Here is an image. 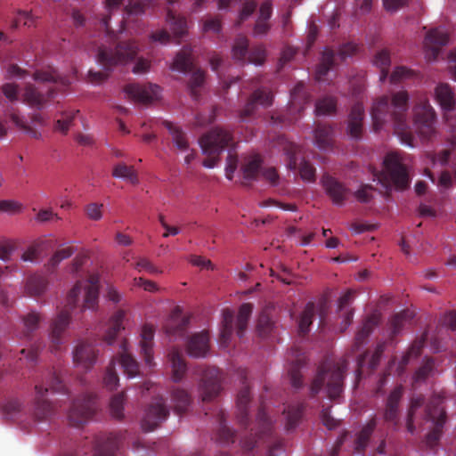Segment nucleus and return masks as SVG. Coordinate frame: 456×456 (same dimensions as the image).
I'll return each instance as SVG.
<instances>
[{
    "label": "nucleus",
    "instance_id": "nucleus-1",
    "mask_svg": "<svg viewBox=\"0 0 456 456\" xmlns=\"http://www.w3.org/2000/svg\"><path fill=\"white\" fill-rule=\"evenodd\" d=\"M407 94L403 91H400L395 94L392 102H389L387 98H381L377 101L371 110V118L373 120L374 127L376 130H379L381 125L386 121V118L388 115L395 116L396 120L395 126L396 134L401 139L402 143L408 145L410 147H414L415 143L413 142V139L411 136H408L407 132L404 131L405 128H411L409 125H405L402 123L400 118L397 117L399 115V111L404 110L407 103Z\"/></svg>",
    "mask_w": 456,
    "mask_h": 456
},
{
    "label": "nucleus",
    "instance_id": "nucleus-2",
    "mask_svg": "<svg viewBox=\"0 0 456 456\" xmlns=\"http://www.w3.org/2000/svg\"><path fill=\"white\" fill-rule=\"evenodd\" d=\"M375 176L385 186L395 185L397 188H403L409 182L406 167L403 162V159L395 151L387 152L385 155L382 168Z\"/></svg>",
    "mask_w": 456,
    "mask_h": 456
},
{
    "label": "nucleus",
    "instance_id": "nucleus-3",
    "mask_svg": "<svg viewBox=\"0 0 456 456\" xmlns=\"http://www.w3.org/2000/svg\"><path fill=\"white\" fill-rule=\"evenodd\" d=\"M232 136L230 133L223 128H214L200 141V146L204 155L208 157L203 162L207 168H214L219 163L218 155L228 147Z\"/></svg>",
    "mask_w": 456,
    "mask_h": 456
},
{
    "label": "nucleus",
    "instance_id": "nucleus-4",
    "mask_svg": "<svg viewBox=\"0 0 456 456\" xmlns=\"http://www.w3.org/2000/svg\"><path fill=\"white\" fill-rule=\"evenodd\" d=\"M435 111L428 102L420 100L412 110L411 128L420 136L427 137L433 132Z\"/></svg>",
    "mask_w": 456,
    "mask_h": 456
},
{
    "label": "nucleus",
    "instance_id": "nucleus-5",
    "mask_svg": "<svg viewBox=\"0 0 456 456\" xmlns=\"http://www.w3.org/2000/svg\"><path fill=\"white\" fill-rule=\"evenodd\" d=\"M98 277L93 276L88 281H83L74 285L67 295V305H75L78 301L79 295L84 291V302L86 308H93L98 297Z\"/></svg>",
    "mask_w": 456,
    "mask_h": 456
},
{
    "label": "nucleus",
    "instance_id": "nucleus-6",
    "mask_svg": "<svg viewBox=\"0 0 456 456\" xmlns=\"http://www.w3.org/2000/svg\"><path fill=\"white\" fill-rule=\"evenodd\" d=\"M449 41V36L446 29L443 27L429 30L423 41L424 57L428 61H433L436 59L439 47L444 45Z\"/></svg>",
    "mask_w": 456,
    "mask_h": 456
},
{
    "label": "nucleus",
    "instance_id": "nucleus-7",
    "mask_svg": "<svg viewBox=\"0 0 456 456\" xmlns=\"http://www.w3.org/2000/svg\"><path fill=\"white\" fill-rule=\"evenodd\" d=\"M136 53V46L134 44H126L116 49L115 55L110 56L105 50L100 51L97 55V62L104 69L114 64H126Z\"/></svg>",
    "mask_w": 456,
    "mask_h": 456
},
{
    "label": "nucleus",
    "instance_id": "nucleus-8",
    "mask_svg": "<svg viewBox=\"0 0 456 456\" xmlns=\"http://www.w3.org/2000/svg\"><path fill=\"white\" fill-rule=\"evenodd\" d=\"M435 96L444 111L448 112L454 110L456 101L454 94L448 85H438L435 89Z\"/></svg>",
    "mask_w": 456,
    "mask_h": 456
},
{
    "label": "nucleus",
    "instance_id": "nucleus-9",
    "mask_svg": "<svg viewBox=\"0 0 456 456\" xmlns=\"http://www.w3.org/2000/svg\"><path fill=\"white\" fill-rule=\"evenodd\" d=\"M208 350V337L206 333L194 335L189 343L188 353L191 357H204Z\"/></svg>",
    "mask_w": 456,
    "mask_h": 456
},
{
    "label": "nucleus",
    "instance_id": "nucleus-10",
    "mask_svg": "<svg viewBox=\"0 0 456 456\" xmlns=\"http://www.w3.org/2000/svg\"><path fill=\"white\" fill-rule=\"evenodd\" d=\"M362 116H363V108L361 104L355 105L350 113L348 125H347V133L352 137H357L360 135L362 130Z\"/></svg>",
    "mask_w": 456,
    "mask_h": 456
},
{
    "label": "nucleus",
    "instance_id": "nucleus-11",
    "mask_svg": "<svg viewBox=\"0 0 456 456\" xmlns=\"http://www.w3.org/2000/svg\"><path fill=\"white\" fill-rule=\"evenodd\" d=\"M127 91L139 101L148 102L157 98L159 94L160 89L158 86L142 87L133 85L128 86Z\"/></svg>",
    "mask_w": 456,
    "mask_h": 456
},
{
    "label": "nucleus",
    "instance_id": "nucleus-12",
    "mask_svg": "<svg viewBox=\"0 0 456 456\" xmlns=\"http://www.w3.org/2000/svg\"><path fill=\"white\" fill-rule=\"evenodd\" d=\"M167 411L162 403H159L156 406L151 407L146 415L142 423V428L145 430H152L160 421L166 417Z\"/></svg>",
    "mask_w": 456,
    "mask_h": 456
},
{
    "label": "nucleus",
    "instance_id": "nucleus-13",
    "mask_svg": "<svg viewBox=\"0 0 456 456\" xmlns=\"http://www.w3.org/2000/svg\"><path fill=\"white\" fill-rule=\"evenodd\" d=\"M323 186L336 204L340 203L346 196V189L332 177L322 180Z\"/></svg>",
    "mask_w": 456,
    "mask_h": 456
},
{
    "label": "nucleus",
    "instance_id": "nucleus-14",
    "mask_svg": "<svg viewBox=\"0 0 456 456\" xmlns=\"http://www.w3.org/2000/svg\"><path fill=\"white\" fill-rule=\"evenodd\" d=\"M153 328L151 326H144L141 332L142 338V351L145 355V360L148 363L151 362V342L153 338Z\"/></svg>",
    "mask_w": 456,
    "mask_h": 456
},
{
    "label": "nucleus",
    "instance_id": "nucleus-15",
    "mask_svg": "<svg viewBox=\"0 0 456 456\" xmlns=\"http://www.w3.org/2000/svg\"><path fill=\"white\" fill-rule=\"evenodd\" d=\"M167 129L173 137L175 146L180 151V152L188 151L189 145L180 127L173 124H167Z\"/></svg>",
    "mask_w": 456,
    "mask_h": 456
},
{
    "label": "nucleus",
    "instance_id": "nucleus-16",
    "mask_svg": "<svg viewBox=\"0 0 456 456\" xmlns=\"http://www.w3.org/2000/svg\"><path fill=\"white\" fill-rule=\"evenodd\" d=\"M112 175L116 178L124 179L134 183L136 181L135 174L132 167L124 164H118L113 168Z\"/></svg>",
    "mask_w": 456,
    "mask_h": 456
},
{
    "label": "nucleus",
    "instance_id": "nucleus-17",
    "mask_svg": "<svg viewBox=\"0 0 456 456\" xmlns=\"http://www.w3.org/2000/svg\"><path fill=\"white\" fill-rule=\"evenodd\" d=\"M373 63L381 69V78H384L387 76L386 69L390 63L389 53L386 50L379 51L374 57Z\"/></svg>",
    "mask_w": 456,
    "mask_h": 456
},
{
    "label": "nucleus",
    "instance_id": "nucleus-18",
    "mask_svg": "<svg viewBox=\"0 0 456 456\" xmlns=\"http://www.w3.org/2000/svg\"><path fill=\"white\" fill-rule=\"evenodd\" d=\"M22 205L14 200H0V214H16L20 212Z\"/></svg>",
    "mask_w": 456,
    "mask_h": 456
},
{
    "label": "nucleus",
    "instance_id": "nucleus-19",
    "mask_svg": "<svg viewBox=\"0 0 456 456\" xmlns=\"http://www.w3.org/2000/svg\"><path fill=\"white\" fill-rule=\"evenodd\" d=\"M93 354L91 346L87 345L81 346L76 348L74 352V361L77 363L86 362L87 360H91V355Z\"/></svg>",
    "mask_w": 456,
    "mask_h": 456
},
{
    "label": "nucleus",
    "instance_id": "nucleus-20",
    "mask_svg": "<svg viewBox=\"0 0 456 456\" xmlns=\"http://www.w3.org/2000/svg\"><path fill=\"white\" fill-rule=\"evenodd\" d=\"M123 403L122 395H117L112 398L110 402V411L114 418H121L123 414Z\"/></svg>",
    "mask_w": 456,
    "mask_h": 456
},
{
    "label": "nucleus",
    "instance_id": "nucleus-21",
    "mask_svg": "<svg viewBox=\"0 0 456 456\" xmlns=\"http://www.w3.org/2000/svg\"><path fill=\"white\" fill-rule=\"evenodd\" d=\"M121 363L125 368L129 378H133L137 373V365L130 355L122 357Z\"/></svg>",
    "mask_w": 456,
    "mask_h": 456
},
{
    "label": "nucleus",
    "instance_id": "nucleus-22",
    "mask_svg": "<svg viewBox=\"0 0 456 456\" xmlns=\"http://www.w3.org/2000/svg\"><path fill=\"white\" fill-rule=\"evenodd\" d=\"M251 306L249 305H242L240 308L239 314L237 317V322L240 330H242L251 314Z\"/></svg>",
    "mask_w": 456,
    "mask_h": 456
},
{
    "label": "nucleus",
    "instance_id": "nucleus-23",
    "mask_svg": "<svg viewBox=\"0 0 456 456\" xmlns=\"http://www.w3.org/2000/svg\"><path fill=\"white\" fill-rule=\"evenodd\" d=\"M73 250L71 247H65L58 250L51 258L50 264L53 266L57 265L61 261L71 256Z\"/></svg>",
    "mask_w": 456,
    "mask_h": 456
},
{
    "label": "nucleus",
    "instance_id": "nucleus-24",
    "mask_svg": "<svg viewBox=\"0 0 456 456\" xmlns=\"http://www.w3.org/2000/svg\"><path fill=\"white\" fill-rule=\"evenodd\" d=\"M273 95L266 91L256 92L254 94L255 104L266 106L272 102Z\"/></svg>",
    "mask_w": 456,
    "mask_h": 456
},
{
    "label": "nucleus",
    "instance_id": "nucleus-25",
    "mask_svg": "<svg viewBox=\"0 0 456 456\" xmlns=\"http://www.w3.org/2000/svg\"><path fill=\"white\" fill-rule=\"evenodd\" d=\"M34 22L33 16L27 12H18L15 18V26H31Z\"/></svg>",
    "mask_w": 456,
    "mask_h": 456
},
{
    "label": "nucleus",
    "instance_id": "nucleus-26",
    "mask_svg": "<svg viewBox=\"0 0 456 456\" xmlns=\"http://www.w3.org/2000/svg\"><path fill=\"white\" fill-rule=\"evenodd\" d=\"M102 204L92 203L87 206L86 212L88 216L94 220H99L102 216Z\"/></svg>",
    "mask_w": 456,
    "mask_h": 456
},
{
    "label": "nucleus",
    "instance_id": "nucleus-27",
    "mask_svg": "<svg viewBox=\"0 0 456 456\" xmlns=\"http://www.w3.org/2000/svg\"><path fill=\"white\" fill-rule=\"evenodd\" d=\"M72 118V114L65 113L62 118L57 120L55 126L56 130L65 133L69 129Z\"/></svg>",
    "mask_w": 456,
    "mask_h": 456
},
{
    "label": "nucleus",
    "instance_id": "nucleus-28",
    "mask_svg": "<svg viewBox=\"0 0 456 456\" xmlns=\"http://www.w3.org/2000/svg\"><path fill=\"white\" fill-rule=\"evenodd\" d=\"M190 262L196 266H199L202 269H212V264L208 259H206L200 256H192L190 258Z\"/></svg>",
    "mask_w": 456,
    "mask_h": 456
},
{
    "label": "nucleus",
    "instance_id": "nucleus-29",
    "mask_svg": "<svg viewBox=\"0 0 456 456\" xmlns=\"http://www.w3.org/2000/svg\"><path fill=\"white\" fill-rule=\"evenodd\" d=\"M411 75V70L407 69L403 67H397L394 69L391 78L393 81L401 80L403 78H408Z\"/></svg>",
    "mask_w": 456,
    "mask_h": 456
},
{
    "label": "nucleus",
    "instance_id": "nucleus-30",
    "mask_svg": "<svg viewBox=\"0 0 456 456\" xmlns=\"http://www.w3.org/2000/svg\"><path fill=\"white\" fill-rule=\"evenodd\" d=\"M300 175L303 180L310 182L314 176V169L312 166L304 163L300 167Z\"/></svg>",
    "mask_w": 456,
    "mask_h": 456
},
{
    "label": "nucleus",
    "instance_id": "nucleus-31",
    "mask_svg": "<svg viewBox=\"0 0 456 456\" xmlns=\"http://www.w3.org/2000/svg\"><path fill=\"white\" fill-rule=\"evenodd\" d=\"M232 314L229 312L225 313L224 315V329L222 331V337L226 339L231 333H232Z\"/></svg>",
    "mask_w": 456,
    "mask_h": 456
},
{
    "label": "nucleus",
    "instance_id": "nucleus-32",
    "mask_svg": "<svg viewBox=\"0 0 456 456\" xmlns=\"http://www.w3.org/2000/svg\"><path fill=\"white\" fill-rule=\"evenodd\" d=\"M385 9L388 12H394L402 7L406 0H382Z\"/></svg>",
    "mask_w": 456,
    "mask_h": 456
},
{
    "label": "nucleus",
    "instance_id": "nucleus-33",
    "mask_svg": "<svg viewBox=\"0 0 456 456\" xmlns=\"http://www.w3.org/2000/svg\"><path fill=\"white\" fill-rule=\"evenodd\" d=\"M312 318H313L312 313H310V312L304 313V314L302 315V317L300 319V322H299V329L302 332L308 331V328H309L310 324L312 323Z\"/></svg>",
    "mask_w": 456,
    "mask_h": 456
},
{
    "label": "nucleus",
    "instance_id": "nucleus-34",
    "mask_svg": "<svg viewBox=\"0 0 456 456\" xmlns=\"http://www.w3.org/2000/svg\"><path fill=\"white\" fill-rule=\"evenodd\" d=\"M236 167H237L236 158H234L232 156H229L227 159L226 167H225L226 177L228 179L231 180L232 178V175L236 169Z\"/></svg>",
    "mask_w": 456,
    "mask_h": 456
},
{
    "label": "nucleus",
    "instance_id": "nucleus-35",
    "mask_svg": "<svg viewBox=\"0 0 456 456\" xmlns=\"http://www.w3.org/2000/svg\"><path fill=\"white\" fill-rule=\"evenodd\" d=\"M259 158L257 156H254L248 164L244 167V173L248 176L251 175L259 167Z\"/></svg>",
    "mask_w": 456,
    "mask_h": 456
},
{
    "label": "nucleus",
    "instance_id": "nucleus-36",
    "mask_svg": "<svg viewBox=\"0 0 456 456\" xmlns=\"http://www.w3.org/2000/svg\"><path fill=\"white\" fill-rule=\"evenodd\" d=\"M150 63L148 61L143 59H138L133 68L134 73L140 74L148 70Z\"/></svg>",
    "mask_w": 456,
    "mask_h": 456
},
{
    "label": "nucleus",
    "instance_id": "nucleus-37",
    "mask_svg": "<svg viewBox=\"0 0 456 456\" xmlns=\"http://www.w3.org/2000/svg\"><path fill=\"white\" fill-rule=\"evenodd\" d=\"M104 383L110 388H113L118 384V377L115 372L110 370L104 377Z\"/></svg>",
    "mask_w": 456,
    "mask_h": 456
},
{
    "label": "nucleus",
    "instance_id": "nucleus-38",
    "mask_svg": "<svg viewBox=\"0 0 456 456\" xmlns=\"http://www.w3.org/2000/svg\"><path fill=\"white\" fill-rule=\"evenodd\" d=\"M107 297L110 300L118 303L122 298V294L114 287L110 286L107 290Z\"/></svg>",
    "mask_w": 456,
    "mask_h": 456
},
{
    "label": "nucleus",
    "instance_id": "nucleus-39",
    "mask_svg": "<svg viewBox=\"0 0 456 456\" xmlns=\"http://www.w3.org/2000/svg\"><path fill=\"white\" fill-rule=\"evenodd\" d=\"M53 217L54 214L51 209H43L37 216V219L41 222L53 220Z\"/></svg>",
    "mask_w": 456,
    "mask_h": 456
},
{
    "label": "nucleus",
    "instance_id": "nucleus-40",
    "mask_svg": "<svg viewBox=\"0 0 456 456\" xmlns=\"http://www.w3.org/2000/svg\"><path fill=\"white\" fill-rule=\"evenodd\" d=\"M272 13L271 4L267 2L264 3L260 7V19L262 20H266L270 18Z\"/></svg>",
    "mask_w": 456,
    "mask_h": 456
},
{
    "label": "nucleus",
    "instance_id": "nucleus-41",
    "mask_svg": "<svg viewBox=\"0 0 456 456\" xmlns=\"http://www.w3.org/2000/svg\"><path fill=\"white\" fill-rule=\"evenodd\" d=\"M12 251V248L9 244H0V259L7 261Z\"/></svg>",
    "mask_w": 456,
    "mask_h": 456
},
{
    "label": "nucleus",
    "instance_id": "nucleus-42",
    "mask_svg": "<svg viewBox=\"0 0 456 456\" xmlns=\"http://www.w3.org/2000/svg\"><path fill=\"white\" fill-rule=\"evenodd\" d=\"M4 94L7 99L13 100L17 94L16 86L12 84H6L4 86Z\"/></svg>",
    "mask_w": 456,
    "mask_h": 456
},
{
    "label": "nucleus",
    "instance_id": "nucleus-43",
    "mask_svg": "<svg viewBox=\"0 0 456 456\" xmlns=\"http://www.w3.org/2000/svg\"><path fill=\"white\" fill-rule=\"evenodd\" d=\"M151 39L154 42H159L160 44H165V43H167L168 41V36H167V34L165 31L159 30V31L155 32L151 36Z\"/></svg>",
    "mask_w": 456,
    "mask_h": 456
},
{
    "label": "nucleus",
    "instance_id": "nucleus-44",
    "mask_svg": "<svg viewBox=\"0 0 456 456\" xmlns=\"http://www.w3.org/2000/svg\"><path fill=\"white\" fill-rule=\"evenodd\" d=\"M160 223L166 230V232L164 233L165 237H167L168 235H176L180 232V230L177 227L167 225L162 218H160Z\"/></svg>",
    "mask_w": 456,
    "mask_h": 456
},
{
    "label": "nucleus",
    "instance_id": "nucleus-45",
    "mask_svg": "<svg viewBox=\"0 0 456 456\" xmlns=\"http://www.w3.org/2000/svg\"><path fill=\"white\" fill-rule=\"evenodd\" d=\"M448 58L451 61L456 62V48L449 53ZM451 77L456 82V65L450 69Z\"/></svg>",
    "mask_w": 456,
    "mask_h": 456
},
{
    "label": "nucleus",
    "instance_id": "nucleus-46",
    "mask_svg": "<svg viewBox=\"0 0 456 456\" xmlns=\"http://www.w3.org/2000/svg\"><path fill=\"white\" fill-rule=\"evenodd\" d=\"M117 243L122 246H128L132 243V240L129 236L123 233H118L116 236Z\"/></svg>",
    "mask_w": 456,
    "mask_h": 456
},
{
    "label": "nucleus",
    "instance_id": "nucleus-47",
    "mask_svg": "<svg viewBox=\"0 0 456 456\" xmlns=\"http://www.w3.org/2000/svg\"><path fill=\"white\" fill-rule=\"evenodd\" d=\"M137 268L141 270H146L150 273H156L157 270L147 261V260H141L137 264Z\"/></svg>",
    "mask_w": 456,
    "mask_h": 456
},
{
    "label": "nucleus",
    "instance_id": "nucleus-48",
    "mask_svg": "<svg viewBox=\"0 0 456 456\" xmlns=\"http://www.w3.org/2000/svg\"><path fill=\"white\" fill-rule=\"evenodd\" d=\"M247 45L246 41L242 40L238 46L233 47V55L236 58H239V56L242 55L246 51Z\"/></svg>",
    "mask_w": 456,
    "mask_h": 456
},
{
    "label": "nucleus",
    "instance_id": "nucleus-49",
    "mask_svg": "<svg viewBox=\"0 0 456 456\" xmlns=\"http://www.w3.org/2000/svg\"><path fill=\"white\" fill-rule=\"evenodd\" d=\"M452 182V175H450L448 172H444L442 173L440 178H439V183L441 185L446 187L448 186L449 184H451Z\"/></svg>",
    "mask_w": 456,
    "mask_h": 456
},
{
    "label": "nucleus",
    "instance_id": "nucleus-50",
    "mask_svg": "<svg viewBox=\"0 0 456 456\" xmlns=\"http://www.w3.org/2000/svg\"><path fill=\"white\" fill-rule=\"evenodd\" d=\"M186 66H187V60L185 58L181 60L180 57H177L175 60L174 67L173 68L175 69L183 70V69H184L186 68Z\"/></svg>",
    "mask_w": 456,
    "mask_h": 456
},
{
    "label": "nucleus",
    "instance_id": "nucleus-51",
    "mask_svg": "<svg viewBox=\"0 0 456 456\" xmlns=\"http://www.w3.org/2000/svg\"><path fill=\"white\" fill-rule=\"evenodd\" d=\"M264 175L272 183H275L278 178L277 173L273 168L265 170Z\"/></svg>",
    "mask_w": 456,
    "mask_h": 456
},
{
    "label": "nucleus",
    "instance_id": "nucleus-52",
    "mask_svg": "<svg viewBox=\"0 0 456 456\" xmlns=\"http://www.w3.org/2000/svg\"><path fill=\"white\" fill-rule=\"evenodd\" d=\"M172 367L175 372H178V371L183 372L185 368L184 364L179 358L173 360Z\"/></svg>",
    "mask_w": 456,
    "mask_h": 456
},
{
    "label": "nucleus",
    "instance_id": "nucleus-53",
    "mask_svg": "<svg viewBox=\"0 0 456 456\" xmlns=\"http://www.w3.org/2000/svg\"><path fill=\"white\" fill-rule=\"evenodd\" d=\"M183 154L185 164L189 165L195 158V153L189 148L188 151H181Z\"/></svg>",
    "mask_w": 456,
    "mask_h": 456
},
{
    "label": "nucleus",
    "instance_id": "nucleus-54",
    "mask_svg": "<svg viewBox=\"0 0 456 456\" xmlns=\"http://www.w3.org/2000/svg\"><path fill=\"white\" fill-rule=\"evenodd\" d=\"M25 98L28 102H31V103H39L40 101H39V97L37 94H36L34 92H30L28 91L25 94Z\"/></svg>",
    "mask_w": 456,
    "mask_h": 456
},
{
    "label": "nucleus",
    "instance_id": "nucleus-55",
    "mask_svg": "<svg viewBox=\"0 0 456 456\" xmlns=\"http://www.w3.org/2000/svg\"><path fill=\"white\" fill-rule=\"evenodd\" d=\"M88 75L90 77V81L92 83H98V82L102 81V79L103 78V75L100 72L90 71Z\"/></svg>",
    "mask_w": 456,
    "mask_h": 456
},
{
    "label": "nucleus",
    "instance_id": "nucleus-56",
    "mask_svg": "<svg viewBox=\"0 0 456 456\" xmlns=\"http://www.w3.org/2000/svg\"><path fill=\"white\" fill-rule=\"evenodd\" d=\"M333 108H334L333 103L331 102H329V108L327 110H323L322 103L320 102L317 105L316 110L319 114H326V113L330 112L333 110Z\"/></svg>",
    "mask_w": 456,
    "mask_h": 456
},
{
    "label": "nucleus",
    "instance_id": "nucleus-57",
    "mask_svg": "<svg viewBox=\"0 0 456 456\" xmlns=\"http://www.w3.org/2000/svg\"><path fill=\"white\" fill-rule=\"evenodd\" d=\"M142 289L144 290H147L150 292H153L158 289L157 285L154 282H152L151 281H147V280H146Z\"/></svg>",
    "mask_w": 456,
    "mask_h": 456
},
{
    "label": "nucleus",
    "instance_id": "nucleus-58",
    "mask_svg": "<svg viewBox=\"0 0 456 456\" xmlns=\"http://www.w3.org/2000/svg\"><path fill=\"white\" fill-rule=\"evenodd\" d=\"M35 78L40 81H50L53 79V76L52 74H37Z\"/></svg>",
    "mask_w": 456,
    "mask_h": 456
},
{
    "label": "nucleus",
    "instance_id": "nucleus-59",
    "mask_svg": "<svg viewBox=\"0 0 456 456\" xmlns=\"http://www.w3.org/2000/svg\"><path fill=\"white\" fill-rule=\"evenodd\" d=\"M372 0H362L360 9L362 12H368L370 9Z\"/></svg>",
    "mask_w": 456,
    "mask_h": 456
},
{
    "label": "nucleus",
    "instance_id": "nucleus-60",
    "mask_svg": "<svg viewBox=\"0 0 456 456\" xmlns=\"http://www.w3.org/2000/svg\"><path fill=\"white\" fill-rule=\"evenodd\" d=\"M426 190V185L424 183L422 182H419V183H417L415 184V191L418 194H421L425 191Z\"/></svg>",
    "mask_w": 456,
    "mask_h": 456
},
{
    "label": "nucleus",
    "instance_id": "nucleus-61",
    "mask_svg": "<svg viewBox=\"0 0 456 456\" xmlns=\"http://www.w3.org/2000/svg\"><path fill=\"white\" fill-rule=\"evenodd\" d=\"M338 241L335 238H331L326 242V247L329 248H335L338 247Z\"/></svg>",
    "mask_w": 456,
    "mask_h": 456
},
{
    "label": "nucleus",
    "instance_id": "nucleus-62",
    "mask_svg": "<svg viewBox=\"0 0 456 456\" xmlns=\"http://www.w3.org/2000/svg\"><path fill=\"white\" fill-rule=\"evenodd\" d=\"M123 4V0H107V7L112 9L116 5Z\"/></svg>",
    "mask_w": 456,
    "mask_h": 456
},
{
    "label": "nucleus",
    "instance_id": "nucleus-63",
    "mask_svg": "<svg viewBox=\"0 0 456 456\" xmlns=\"http://www.w3.org/2000/svg\"><path fill=\"white\" fill-rule=\"evenodd\" d=\"M68 320H69V317H68V315H67V314H61V315H60V317H59V319H58V321H57V322H56V326H57V325H59V324H60V325H64V324H66V323L68 322Z\"/></svg>",
    "mask_w": 456,
    "mask_h": 456
},
{
    "label": "nucleus",
    "instance_id": "nucleus-64",
    "mask_svg": "<svg viewBox=\"0 0 456 456\" xmlns=\"http://www.w3.org/2000/svg\"><path fill=\"white\" fill-rule=\"evenodd\" d=\"M204 28L206 30H210V29L217 30L218 29V24L216 21H212L210 23L206 24Z\"/></svg>",
    "mask_w": 456,
    "mask_h": 456
}]
</instances>
